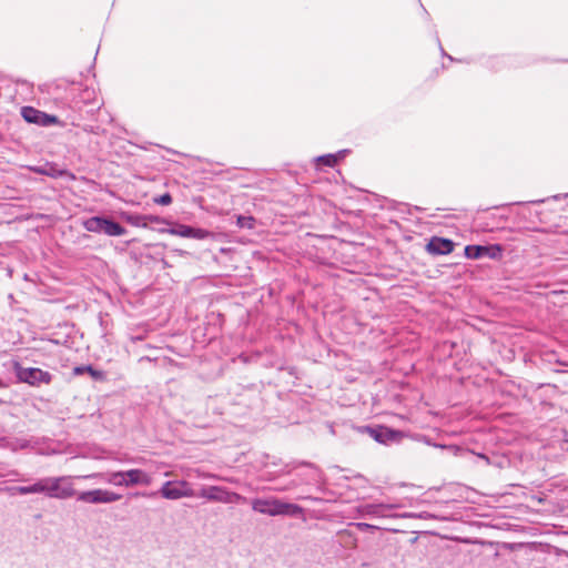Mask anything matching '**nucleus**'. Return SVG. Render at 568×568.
<instances>
[{"label": "nucleus", "mask_w": 568, "mask_h": 568, "mask_svg": "<svg viewBox=\"0 0 568 568\" xmlns=\"http://www.w3.org/2000/svg\"><path fill=\"white\" fill-rule=\"evenodd\" d=\"M16 374L20 382L27 383L31 386L49 384L52 379V375L49 372L36 367H22L17 365Z\"/></svg>", "instance_id": "4"}, {"label": "nucleus", "mask_w": 568, "mask_h": 568, "mask_svg": "<svg viewBox=\"0 0 568 568\" xmlns=\"http://www.w3.org/2000/svg\"><path fill=\"white\" fill-rule=\"evenodd\" d=\"M342 158H343L342 153H338V154H326V155L318 156L316 159V162H317V165H325V166L333 168V166H335L337 164V162Z\"/></svg>", "instance_id": "15"}, {"label": "nucleus", "mask_w": 568, "mask_h": 568, "mask_svg": "<svg viewBox=\"0 0 568 568\" xmlns=\"http://www.w3.org/2000/svg\"><path fill=\"white\" fill-rule=\"evenodd\" d=\"M128 487L149 486L152 484V476L141 468L125 470Z\"/></svg>", "instance_id": "12"}, {"label": "nucleus", "mask_w": 568, "mask_h": 568, "mask_svg": "<svg viewBox=\"0 0 568 568\" xmlns=\"http://www.w3.org/2000/svg\"><path fill=\"white\" fill-rule=\"evenodd\" d=\"M501 247L499 245L481 246V245H467L465 247V255L468 258H480L483 256H489L491 258L501 257Z\"/></svg>", "instance_id": "8"}, {"label": "nucleus", "mask_w": 568, "mask_h": 568, "mask_svg": "<svg viewBox=\"0 0 568 568\" xmlns=\"http://www.w3.org/2000/svg\"><path fill=\"white\" fill-rule=\"evenodd\" d=\"M200 497L217 501H231L230 495L219 487H209L201 491Z\"/></svg>", "instance_id": "14"}, {"label": "nucleus", "mask_w": 568, "mask_h": 568, "mask_svg": "<svg viewBox=\"0 0 568 568\" xmlns=\"http://www.w3.org/2000/svg\"><path fill=\"white\" fill-rule=\"evenodd\" d=\"M163 232L169 233L171 235L186 237V239H196L203 240L210 235V232L203 229H195L184 224H175L174 226L164 230Z\"/></svg>", "instance_id": "7"}, {"label": "nucleus", "mask_w": 568, "mask_h": 568, "mask_svg": "<svg viewBox=\"0 0 568 568\" xmlns=\"http://www.w3.org/2000/svg\"><path fill=\"white\" fill-rule=\"evenodd\" d=\"M159 494L169 500H178L185 497H193L194 490L192 485L186 480H168L165 481Z\"/></svg>", "instance_id": "3"}, {"label": "nucleus", "mask_w": 568, "mask_h": 568, "mask_svg": "<svg viewBox=\"0 0 568 568\" xmlns=\"http://www.w3.org/2000/svg\"><path fill=\"white\" fill-rule=\"evenodd\" d=\"M79 479H93L101 478L105 483L116 487H128L125 470H118L111 473H93L89 475L79 476Z\"/></svg>", "instance_id": "9"}, {"label": "nucleus", "mask_w": 568, "mask_h": 568, "mask_svg": "<svg viewBox=\"0 0 568 568\" xmlns=\"http://www.w3.org/2000/svg\"><path fill=\"white\" fill-rule=\"evenodd\" d=\"M13 489L19 495L41 494L40 479L30 486H18Z\"/></svg>", "instance_id": "16"}, {"label": "nucleus", "mask_w": 568, "mask_h": 568, "mask_svg": "<svg viewBox=\"0 0 568 568\" xmlns=\"http://www.w3.org/2000/svg\"><path fill=\"white\" fill-rule=\"evenodd\" d=\"M84 230L92 233H104L109 236H122L125 234V229L119 223L101 217L92 216L83 221Z\"/></svg>", "instance_id": "2"}, {"label": "nucleus", "mask_w": 568, "mask_h": 568, "mask_svg": "<svg viewBox=\"0 0 568 568\" xmlns=\"http://www.w3.org/2000/svg\"><path fill=\"white\" fill-rule=\"evenodd\" d=\"M21 115L29 123L49 125L57 122L55 116L48 115L32 106H23L21 109Z\"/></svg>", "instance_id": "10"}, {"label": "nucleus", "mask_w": 568, "mask_h": 568, "mask_svg": "<svg viewBox=\"0 0 568 568\" xmlns=\"http://www.w3.org/2000/svg\"><path fill=\"white\" fill-rule=\"evenodd\" d=\"M244 220H245V217H242V216H241V217H239V223H240L242 226L244 225V224H243V221H244Z\"/></svg>", "instance_id": "22"}, {"label": "nucleus", "mask_w": 568, "mask_h": 568, "mask_svg": "<svg viewBox=\"0 0 568 568\" xmlns=\"http://www.w3.org/2000/svg\"><path fill=\"white\" fill-rule=\"evenodd\" d=\"M253 508L257 511L270 514V515H281V514L295 515V514L301 513V510H302L296 505L282 504L278 501H263V500H256L253 505Z\"/></svg>", "instance_id": "6"}, {"label": "nucleus", "mask_w": 568, "mask_h": 568, "mask_svg": "<svg viewBox=\"0 0 568 568\" xmlns=\"http://www.w3.org/2000/svg\"><path fill=\"white\" fill-rule=\"evenodd\" d=\"M145 217L142 215H128L126 221L134 226H145L146 224L143 222Z\"/></svg>", "instance_id": "18"}, {"label": "nucleus", "mask_w": 568, "mask_h": 568, "mask_svg": "<svg viewBox=\"0 0 568 568\" xmlns=\"http://www.w3.org/2000/svg\"><path fill=\"white\" fill-rule=\"evenodd\" d=\"M85 371L94 378V379H103L104 373L102 371L94 369L91 365H85Z\"/></svg>", "instance_id": "20"}, {"label": "nucleus", "mask_w": 568, "mask_h": 568, "mask_svg": "<svg viewBox=\"0 0 568 568\" xmlns=\"http://www.w3.org/2000/svg\"><path fill=\"white\" fill-rule=\"evenodd\" d=\"M454 247L455 244L450 240L434 236L427 243L426 251L433 255H446L450 254Z\"/></svg>", "instance_id": "11"}, {"label": "nucleus", "mask_w": 568, "mask_h": 568, "mask_svg": "<svg viewBox=\"0 0 568 568\" xmlns=\"http://www.w3.org/2000/svg\"><path fill=\"white\" fill-rule=\"evenodd\" d=\"M366 432L369 434L378 443H385L386 440H395L402 437V433L398 430L385 428V432L382 433L378 429L367 427Z\"/></svg>", "instance_id": "13"}, {"label": "nucleus", "mask_w": 568, "mask_h": 568, "mask_svg": "<svg viewBox=\"0 0 568 568\" xmlns=\"http://www.w3.org/2000/svg\"><path fill=\"white\" fill-rule=\"evenodd\" d=\"M8 447L12 449L13 452H17L19 449H26V448H32L34 449V446L31 445V442L24 438H17L8 444Z\"/></svg>", "instance_id": "17"}, {"label": "nucleus", "mask_w": 568, "mask_h": 568, "mask_svg": "<svg viewBox=\"0 0 568 568\" xmlns=\"http://www.w3.org/2000/svg\"><path fill=\"white\" fill-rule=\"evenodd\" d=\"M479 457H481V458H484L485 460L488 462V458L485 455H479Z\"/></svg>", "instance_id": "23"}, {"label": "nucleus", "mask_w": 568, "mask_h": 568, "mask_svg": "<svg viewBox=\"0 0 568 568\" xmlns=\"http://www.w3.org/2000/svg\"><path fill=\"white\" fill-rule=\"evenodd\" d=\"M121 499V495L108 489H93L77 494V500L87 504H111Z\"/></svg>", "instance_id": "5"}, {"label": "nucleus", "mask_w": 568, "mask_h": 568, "mask_svg": "<svg viewBox=\"0 0 568 568\" xmlns=\"http://www.w3.org/2000/svg\"><path fill=\"white\" fill-rule=\"evenodd\" d=\"M84 372H87V371H85V366H77V367H74V369H73L74 375H81V374H83Z\"/></svg>", "instance_id": "21"}, {"label": "nucleus", "mask_w": 568, "mask_h": 568, "mask_svg": "<svg viewBox=\"0 0 568 568\" xmlns=\"http://www.w3.org/2000/svg\"><path fill=\"white\" fill-rule=\"evenodd\" d=\"M79 476H58L40 478L41 494L55 499H68L75 496L73 479Z\"/></svg>", "instance_id": "1"}, {"label": "nucleus", "mask_w": 568, "mask_h": 568, "mask_svg": "<svg viewBox=\"0 0 568 568\" xmlns=\"http://www.w3.org/2000/svg\"><path fill=\"white\" fill-rule=\"evenodd\" d=\"M154 203L160 205H169L172 203V196L170 193H164L158 197H154Z\"/></svg>", "instance_id": "19"}]
</instances>
